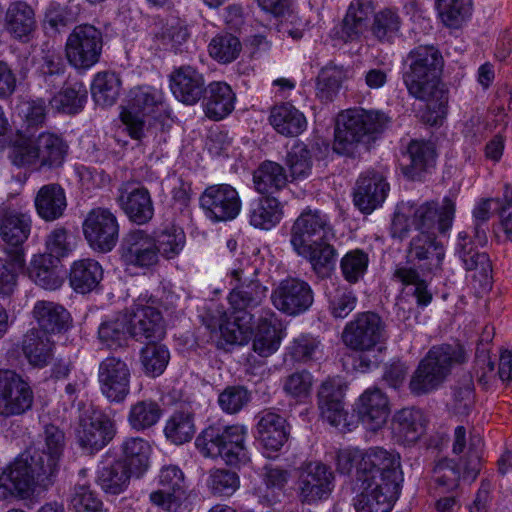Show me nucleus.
<instances>
[{
    "mask_svg": "<svg viewBox=\"0 0 512 512\" xmlns=\"http://www.w3.org/2000/svg\"><path fill=\"white\" fill-rule=\"evenodd\" d=\"M426 421L423 413L415 408H403L392 419L394 434L404 443H415L425 432Z\"/></svg>",
    "mask_w": 512,
    "mask_h": 512,
    "instance_id": "36",
    "label": "nucleus"
},
{
    "mask_svg": "<svg viewBox=\"0 0 512 512\" xmlns=\"http://www.w3.org/2000/svg\"><path fill=\"white\" fill-rule=\"evenodd\" d=\"M400 25L398 14L391 9H384L375 14L372 33L378 40L390 42L398 35Z\"/></svg>",
    "mask_w": 512,
    "mask_h": 512,
    "instance_id": "64",
    "label": "nucleus"
},
{
    "mask_svg": "<svg viewBox=\"0 0 512 512\" xmlns=\"http://www.w3.org/2000/svg\"><path fill=\"white\" fill-rule=\"evenodd\" d=\"M472 0H435L436 9L443 23L458 27L469 14Z\"/></svg>",
    "mask_w": 512,
    "mask_h": 512,
    "instance_id": "61",
    "label": "nucleus"
},
{
    "mask_svg": "<svg viewBox=\"0 0 512 512\" xmlns=\"http://www.w3.org/2000/svg\"><path fill=\"white\" fill-rule=\"evenodd\" d=\"M271 300L279 311L296 316L310 308L314 295L307 282L298 278H288L282 280L273 290Z\"/></svg>",
    "mask_w": 512,
    "mask_h": 512,
    "instance_id": "18",
    "label": "nucleus"
},
{
    "mask_svg": "<svg viewBox=\"0 0 512 512\" xmlns=\"http://www.w3.org/2000/svg\"><path fill=\"white\" fill-rule=\"evenodd\" d=\"M131 370L119 357L103 359L98 368V382L101 393L110 402H123L130 393Z\"/></svg>",
    "mask_w": 512,
    "mask_h": 512,
    "instance_id": "15",
    "label": "nucleus"
},
{
    "mask_svg": "<svg viewBox=\"0 0 512 512\" xmlns=\"http://www.w3.org/2000/svg\"><path fill=\"white\" fill-rule=\"evenodd\" d=\"M255 189L260 194L279 191L287 184V175L282 165L266 160L253 173Z\"/></svg>",
    "mask_w": 512,
    "mask_h": 512,
    "instance_id": "45",
    "label": "nucleus"
},
{
    "mask_svg": "<svg viewBox=\"0 0 512 512\" xmlns=\"http://www.w3.org/2000/svg\"><path fill=\"white\" fill-rule=\"evenodd\" d=\"M355 477L400 491L403 473L399 453L381 447L366 450Z\"/></svg>",
    "mask_w": 512,
    "mask_h": 512,
    "instance_id": "8",
    "label": "nucleus"
},
{
    "mask_svg": "<svg viewBox=\"0 0 512 512\" xmlns=\"http://www.w3.org/2000/svg\"><path fill=\"white\" fill-rule=\"evenodd\" d=\"M406 62L403 82L411 96L426 103L422 121L438 125L446 116L448 103L447 92L439 80L444 63L441 53L432 45H420L408 53Z\"/></svg>",
    "mask_w": 512,
    "mask_h": 512,
    "instance_id": "3",
    "label": "nucleus"
},
{
    "mask_svg": "<svg viewBox=\"0 0 512 512\" xmlns=\"http://www.w3.org/2000/svg\"><path fill=\"white\" fill-rule=\"evenodd\" d=\"M240 284L228 296L230 313L222 308L209 309L203 323L211 332H220L228 344L245 345L252 336L253 315L251 310L258 307L266 297L267 288L257 280L244 276V270L231 272Z\"/></svg>",
    "mask_w": 512,
    "mask_h": 512,
    "instance_id": "2",
    "label": "nucleus"
},
{
    "mask_svg": "<svg viewBox=\"0 0 512 512\" xmlns=\"http://www.w3.org/2000/svg\"><path fill=\"white\" fill-rule=\"evenodd\" d=\"M241 50L240 40L230 33L216 35L208 46L210 56L223 64L236 60Z\"/></svg>",
    "mask_w": 512,
    "mask_h": 512,
    "instance_id": "59",
    "label": "nucleus"
},
{
    "mask_svg": "<svg viewBox=\"0 0 512 512\" xmlns=\"http://www.w3.org/2000/svg\"><path fill=\"white\" fill-rule=\"evenodd\" d=\"M35 206L39 216L46 221L58 219L67 206L64 189L56 183L44 185L37 193Z\"/></svg>",
    "mask_w": 512,
    "mask_h": 512,
    "instance_id": "40",
    "label": "nucleus"
},
{
    "mask_svg": "<svg viewBox=\"0 0 512 512\" xmlns=\"http://www.w3.org/2000/svg\"><path fill=\"white\" fill-rule=\"evenodd\" d=\"M121 259L127 266L142 269L157 265L159 255L154 237L141 229L130 231L121 245Z\"/></svg>",
    "mask_w": 512,
    "mask_h": 512,
    "instance_id": "21",
    "label": "nucleus"
},
{
    "mask_svg": "<svg viewBox=\"0 0 512 512\" xmlns=\"http://www.w3.org/2000/svg\"><path fill=\"white\" fill-rule=\"evenodd\" d=\"M258 437L267 450L278 451L287 441L286 420L273 412H264L257 423Z\"/></svg>",
    "mask_w": 512,
    "mask_h": 512,
    "instance_id": "39",
    "label": "nucleus"
},
{
    "mask_svg": "<svg viewBox=\"0 0 512 512\" xmlns=\"http://www.w3.org/2000/svg\"><path fill=\"white\" fill-rule=\"evenodd\" d=\"M132 338L137 341L157 342L165 336L163 317L159 310L147 306L131 320Z\"/></svg>",
    "mask_w": 512,
    "mask_h": 512,
    "instance_id": "33",
    "label": "nucleus"
},
{
    "mask_svg": "<svg viewBox=\"0 0 512 512\" xmlns=\"http://www.w3.org/2000/svg\"><path fill=\"white\" fill-rule=\"evenodd\" d=\"M406 257L422 272L436 274L442 270L445 248L434 233L421 231L410 240Z\"/></svg>",
    "mask_w": 512,
    "mask_h": 512,
    "instance_id": "17",
    "label": "nucleus"
},
{
    "mask_svg": "<svg viewBox=\"0 0 512 512\" xmlns=\"http://www.w3.org/2000/svg\"><path fill=\"white\" fill-rule=\"evenodd\" d=\"M122 459L137 476L142 475L149 466L150 445L142 438L126 439L122 445Z\"/></svg>",
    "mask_w": 512,
    "mask_h": 512,
    "instance_id": "48",
    "label": "nucleus"
},
{
    "mask_svg": "<svg viewBox=\"0 0 512 512\" xmlns=\"http://www.w3.org/2000/svg\"><path fill=\"white\" fill-rule=\"evenodd\" d=\"M83 234L89 246L98 252H110L119 239L117 216L107 208H94L86 216Z\"/></svg>",
    "mask_w": 512,
    "mask_h": 512,
    "instance_id": "10",
    "label": "nucleus"
},
{
    "mask_svg": "<svg viewBox=\"0 0 512 512\" xmlns=\"http://www.w3.org/2000/svg\"><path fill=\"white\" fill-rule=\"evenodd\" d=\"M222 428L209 426L196 439L197 448L206 457H221L226 462V454Z\"/></svg>",
    "mask_w": 512,
    "mask_h": 512,
    "instance_id": "62",
    "label": "nucleus"
},
{
    "mask_svg": "<svg viewBox=\"0 0 512 512\" xmlns=\"http://www.w3.org/2000/svg\"><path fill=\"white\" fill-rule=\"evenodd\" d=\"M37 145L41 166L54 168L63 164L68 147L59 136L51 133H41L37 137Z\"/></svg>",
    "mask_w": 512,
    "mask_h": 512,
    "instance_id": "49",
    "label": "nucleus"
},
{
    "mask_svg": "<svg viewBox=\"0 0 512 512\" xmlns=\"http://www.w3.org/2000/svg\"><path fill=\"white\" fill-rule=\"evenodd\" d=\"M31 219L28 215L12 209H4L0 218V235L9 246L10 251L23 249L22 244L28 239Z\"/></svg>",
    "mask_w": 512,
    "mask_h": 512,
    "instance_id": "31",
    "label": "nucleus"
},
{
    "mask_svg": "<svg viewBox=\"0 0 512 512\" xmlns=\"http://www.w3.org/2000/svg\"><path fill=\"white\" fill-rule=\"evenodd\" d=\"M117 204L134 224L144 225L154 216V205L149 190L136 182H124L118 188Z\"/></svg>",
    "mask_w": 512,
    "mask_h": 512,
    "instance_id": "19",
    "label": "nucleus"
},
{
    "mask_svg": "<svg viewBox=\"0 0 512 512\" xmlns=\"http://www.w3.org/2000/svg\"><path fill=\"white\" fill-rule=\"evenodd\" d=\"M57 262L51 255H35L28 268L29 278L46 290H56L63 279L57 271Z\"/></svg>",
    "mask_w": 512,
    "mask_h": 512,
    "instance_id": "43",
    "label": "nucleus"
},
{
    "mask_svg": "<svg viewBox=\"0 0 512 512\" xmlns=\"http://www.w3.org/2000/svg\"><path fill=\"white\" fill-rule=\"evenodd\" d=\"M346 385L336 378L323 381L317 390V404L322 419L339 427L346 421L344 408Z\"/></svg>",
    "mask_w": 512,
    "mask_h": 512,
    "instance_id": "24",
    "label": "nucleus"
},
{
    "mask_svg": "<svg viewBox=\"0 0 512 512\" xmlns=\"http://www.w3.org/2000/svg\"><path fill=\"white\" fill-rule=\"evenodd\" d=\"M87 99V90L82 83H75L56 94L51 100L52 108L67 114L80 112Z\"/></svg>",
    "mask_w": 512,
    "mask_h": 512,
    "instance_id": "58",
    "label": "nucleus"
},
{
    "mask_svg": "<svg viewBox=\"0 0 512 512\" xmlns=\"http://www.w3.org/2000/svg\"><path fill=\"white\" fill-rule=\"evenodd\" d=\"M456 253L461 259L466 271H475L474 278L479 277L483 285H490V274L492 265L489 256L485 252H480L477 246L467 232L462 231L458 234V243Z\"/></svg>",
    "mask_w": 512,
    "mask_h": 512,
    "instance_id": "28",
    "label": "nucleus"
},
{
    "mask_svg": "<svg viewBox=\"0 0 512 512\" xmlns=\"http://www.w3.org/2000/svg\"><path fill=\"white\" fill-rule=\"evenodd\" d=\"M384 335V323L379 315L373 312H364L349 322L342 333L344 344L352 350L360 351L357 368L366 371L377 366L380 362L379 355L369 356L373 352Z\"/></svg>",
    "mask_w": 512,
    "mask_h": 512,
    "instance_id": "7",
    "label": "nucleus"
},
{
    "mask_svg": "<svg viewBox=\"0 0 512 512\" xmlns=\"http://www.w3.org/2000/svg\"><path fill=\"white\" fill-rule=\"evenodd\" d=\"M200 207L213 222L235 219L241 210L237 190L229 184L208 186L199 198Z\"/></svg>",
    "mask_w": 512,
    "mask_h": 512,
    "instance_id": "12",
    "label": "nucleus"
},
{
    "mask_svg": "<svg viewBox=\"0 0 512 512\" xmlns=\"http://www.w3.org/2000/svg\"><path fill=\"white\" fill-rule=\"evenodd\" d=\"M162 415L160 405L153 400H141L130 407L128 423L132 429L143 431L154 426Z\"/></svg>",
    "mask_w": 512,
    "mask_h": 512,
    "instance_id": "53",
    "label": "nucleus"
},
{
    "mask_svg": "<svg viewBox=\"0 0 512 512\" xmlns=\"http://www.w3.org/2000/svg\"><path fill=\"white\" fill-rule=\"evenodd\" d=\"M102 47L103 35L98 28L90 24L78 25L67 38L66 58L74 68L87 70L99 61Z\"/></svg>",
    "mask_w": 512,
    "mask_h": 512,
    "instance_id": "9",
    "label": "nucleus"
},
{
    "mask_svg": "<svg viewBox=\"0 0 512 512\" xmlns=\"http://www.w3.org/2000/svg\"><path fill=\"white\" fill-rule=\"evenodd\" d=\"M3 25L13 39L28 43L37 28L35 11L24 1L11 2L5 12Z\"/></svg>",
    "mask_w": 512,
    "mask_h": 512,
    "instance_id": "27",
    "label": "nucleus"
},
{
    "mask_svg": "<svg viewBox=\"0 0 512 512\" xmlns=\"http://www.w3.org/2000/svg\"><path fill=\"white\" fill-rule=\"evenodd\" d=\"M164 433L176 445L189 442L195 434L193 415L188 412H175L167 420Z\"/></svg>",
    "mask_w": 512,
    "mask_h": 512,
    "instance_id": "57",
    "label": "nucleus"
},
{
    "mask_svg": "<svg viewBox=\"0 0 512 512\" xmlns=\"http://www.w3.org/2000/svg\"><path fill=\"white\" fill-rule=\"evenodd\" d=\"M270 123L278 133L290 137L298 136L307 126L304 114L288 103L272 109Z\"/></svg>",
    "mask_w": 512,
    "mask_h": 512,
    "instance_id": "41",
    "label": "nucleus"
},
{
    "mask_svg": "<svg viewBox=\"0 0 512 512\" xmlns=\"http://www.w3.org/2000/svg\"><path fill=\"white\" fill-rule=\"evenodd\" d=\"M205 114L213 120H221L234 109L235 93L225 82L210 83L204 93Z\"/></svg>",
    "mask_w": 512,
    "mask_h": 512,
    "instance_id": "34",
    "label": "nucleus"
},
{
    "mask_svg": "<svg viewBox=\"0 0 512 512\" xmlns=\"http://www.w3.org/2000/svg\"><path fill=\"white\" fill-rule=\"evenodd\" d=\"M392 277L403 285L414 286L412 294L416 298L418 306L425 307L431 303L433 294L428 287L427 281L421 278L416 268L399 266L394 270Z\"/></svg>",
    "mask_w": 512,
    "mask_h": 512,
    "instance_id": "56",
    "label": "nucleus"
},
{
    "mask_svg": "<svg viewBox=\"0 0 512 512\" xmlns=\"http://www.w3.org/2000/svg\"><path fill=\"white\" fill-rule=\"evenodd\" d=\"M32 316L41 331L46 333H61L69 328L70 313L61 304L39 300L34 304Z\"/></svg>",
    "mask_w": 512,
    "mask_h": 512,
    "instance_id": "30",
    "label": "nucleus"
},
{
    "mask_svg": "<svg viewBox=\"0 0 512 512\" xmlns=\"http://www.w3.org/2000/svg\"><path fill=\"white\" fill-rule=\"evenodd\" d=\"M33 393L14 371L0 370V416L20 415L31 408Z\"/></svg>",
    "mask_w": 512,
    "mask_h": 512,
    "instance_id": "16",
    "label": "nucleus"
},
{
    "mask_svg": "<svg viewBox=\"0 0 512 512\" xmlns=\"http://www.w3.org/2000/svg\"><path fill=\"white\" fill-rule=\"evenodd\" d=\"M248 216L253 227L270 230L281 221L283 210L277 198L262 196L250 203Z\"/></svg>",
    "mask_w": 512,
    "mask_h": 512,
    "instance_id": "38",
    "label": "nucleus"
},
{
    "mask_svg": "<svg viewBox=\"0 0 512 512\" xmlns=\"http://www.w3.org/2000/svg\"><path fill=\"white\" fill-rule=\"evenodd\" d=\"M388 117L380 111L348 109L336 119L333 150L340 155H352L355 148L368 143L373 135L383 132Z\"/></svg>",
    "mask_w": 512,
    "mask_h": 512,
    "instance_id": "5",
    "label": "nucleus"
},
{
    "mask_svg": "<svg viewBox=\"0 0 512 512\" xmlns=\"http://www.w3.org/2000/svg\"><path fill=\"white\" fill-rule=\"evenodd\" d=\"M170 360L169 350L157 342L147 343L140 351V362L144 373L150 377L161 375Z\"/></svg>",
    "mask_w": 512,
    "mask_h": 512,
    "instance_id": "55",
    "label": "nucleus"
},
{
    "mask_svg": "<svg viewBox=\"0 0 512 512\" xmlns=\"http://www.w3.org/2000/svg\"><path fill=\"white\" fill-rule=\"evenodd\" d=\"M245 428L240 425H233L222 428L223 440H225L226 463L229 465H237L245 463L249 460L248 451L244 445Z\"/></svg>",
    "mask_w": 512,
    "mask_h": 512,
    "instance_id": "54",
    "label": "nucleus"
},
{
    "mask_svg": "<svg viewBox=\"0 0 512 512\" xmlns=\"http://www.w3.org/2000/svg\"><path fill=\"white\" fill-rule=\"evenodd\" d=\"M129 337H132L131 319L126 314L103 321L98 327L99 341L110 349L127 345Z\"/></svg>",
    "mask_w": 512,
    "mask_h": 512,
    "instance_id": "42",
    "label": "nucleus"
},
{
    "mask_svg": "<svg viewBox=\"0 0 512 512\" xmlns=\"http://www.w3.org/2000/svg\"><path fill=\"white\" fill-rule=\"evenodd\" d=\"M132 474L123 461L115 460L98 471L97 481L104 492L118 495L127 489Z\"/></svg>",
    "mask_w": 512,
    "mask_h": 512,
    "instance_id": "44",
    "label": "nucleus"
},
{
    "mask_svg": "<svg viewBox=\"0 0 512 512\" xmlns=\"http://www.w3.org/2000/svg\"><path fill=\"white\" fill-rule=\"evenodd\" d=\"M354 412L367 429L376 431L389 416L388 398L379 388H368L356 401Z\"/></svg>",
    "mask_w": 512,
    "mask_h": 512,
    "instance_id": "25",
    "label": "nucleus"
},
{
    "mask_svg": "<svg viewBox=\"0 0 512 512\" xmlns=\"http://www.w3.org/2000/svg\"><path fill=\"white\" fill-rule=\"evenodd\" d=\"M353 490L356 492V512H390L400 494V491L391 487L376 485L373 481L363 482L356 477L353 481Z\"/></svg>",
    "mask_w": 512,
    "mask_h": 512,
    "instance_id": "23",
    "label": "nucleus"
},
{
    "mask_svg": "<svg viewBox=\"0 0 512 512\" xmlns=\"http://www.w3.org/2000/svg\"><path fill=\"white\" fill-rule=\"evenodd\" d=\"M481 439L476 436H470L467 446L466 429L463 426H457L454 430V439L452 451L454 454H461L466 451V456L461 459L463 469V479L470 482L474 481L480 472V453L478 446Z\"/></svg>",
    "mask_w": 512,
    "mask_h": 512,
    "instance_id": "32",
    "label": "nucleus"
},
{
    "mask_svg": "<svg viewBox=\"0 0 512 512\" xmlns=\"http://www.w3.org/2000/svg\"><path fill=\"white\" fill-rule=\"evenodd\" d=\"M334 472L319 461L301 466L299 475V498L303 503H315L328 498L334 488Z\"/></svg>",
    "mask_w": 512,
    "mask_h": 512,
    "instance_id": "14",
    "label": "nucleus"
},
{
    "mask_svg": "<svg viewBox=\"0 0 512 512\" xmlns=\"http://www.w3.org/2000/svg\"><path fill=\"white\" fill-rule=\"evenodd\" d=\"M464 361L465 353L459 344L433 346L410 380L411 392L423 395L436 389L448 376L452 366Z\"/></svg>",
    "mask_w": 512,
    "mask_h": 512,
    "instance_id": "6",
    "label": "nucleus"
},
{
    "mask_svg": "<svg viewBox=\"0 0 512 512\" xmlns=\"http://www.w3.org/2000/svg\"><path fill=\"white\" fill-rule=\"evenodd\" d=\"M113 422L101 411L84 409L79 417L76 437L81 448L89 453L103 449L114 437Z\"/></svg>",
    "mask_w": 512,
    "mask_h": 512,
    "instance_id": "11",
    "label": "nucleus"
},
{
    "mask_svg": "<svg viewBox=\"0 0 512 512\" xmlns=\"http://www.w3.org/2000/svg\"><path fill=\"white\" fill-rule=\"evenodd\" d=\"M103 278V269L98 261L80 259L71 265L69 282L77 293L86 294L98 287Z\"/></svg>",
    "mask_w": 512,
    "mask_h": 512,
    "instance_id": "35",
    "label": "nucleus"
},
{
    "mask_svg": "<svg viewBox=\"0 0 512 512\" xmlns=\"http://www.w3.org/2000/svg\"><path fill=\"white\" fill-rule=\"evenodd\" d=\"M42 448H29L0 474V499L15 496L29 499L48 490L56 482L60 459L65 448V434L57 426L47 424L41 435Z\"/></svg>",
    "mask_w": 512,
    "mask_h": 512,
    "instance_id": "1",
    "label": "nucleus"
},
{
    "mask_svg": "<svg viewBox=\"0 0 512 512\" xmlns=\"http://www.w3.org/2000/svg\"><path fill=\"white\" fill-rule=\"evenodd\" d=\"M346 78L347 70L342 66L329 63L318 74L316 83L317 96L324 102L332 101Z\"/></svg>",
    "mask_w": 512,
    "mask_h": 512,
    "instance_id": "51",
    "label": "nucleus"
},
{
    "mask_svg": "<svg viewBox=\"0 0 512 512\" xmlns=\"http://www.w3.org/2000/svg\"><path fill=\"white\" fill-rule=\"evenodd\" d=\"M280 342L281 335L276 326L267 319L260 320L253 340V350L261 357H268L278 350Z\"/></svg>",
    "mask_w": 512,
    "mask_h": 512,
    "instance_id": "60",
    "label": "nucleus"
},
{
    "mask_svg": "<svg viewBox=\"0 0 512 512\" xmlns=\"http://www.w3.org/2000/svg\"><path fill=\"white\" fill-rule=\"evenodd\" d=\"M8 258H0V298H8L15 292L18 270L25 264L23 249L7 251Z\"/></svg>",
    "mask_w": 512,
    "mask_h": 512,
    "instance_id": "46",
    "label": "nucleus"
},
{
    "mask_svg": "<svg viewBox=\"0 0 512 512\" xmlns=\"http://www.w3.org/2000/svg\"><path fill=\"white\" fill-rule=\"evenodd\" d=\"M412 225L419 232H429L436 225L440 233H446L451 227L455 214V203L444 198L441 208L435 201H427L420 205L410 202Z\"/></svg>",
    "mask_w": 512,
    "mask_h": 512,
    "instance_id": "22",
    "label": "nucleus"
},
{
    "mask_svg": "<svg viewBox=\"0 0 512 512\" xmlns=\"http://www.w3.org/2000/svg\"><path fill=\"white\" fill-rule=\"evenodd\" d=\"M21 349L31 365L44 367L52 358L53 342L46 333L32 328L24 334Z\"/></svg>",
    "mask_w": 512,
    "mask_h": 512,
    "instance_id": "37",
    "label": "nucleus"
},
{
    "mask_svg": "<svg viewBox=\"0 0 512 512\" xmlns=\"http://www.w3.org/2000/svg\"><path fill=\"white\" fill-rule=\"evenodd\" d=\"M388 188L380 174L371 172L358 179L354 203L362 212L370 213L385 200Z\"/></svg>",
    "mask_w": 512,
    "mask_h": 512,
    "instance_id": "29",
    "label": "nucleus"
},
{
    "mask_svg": "<svg viewBox=\"0 0 512 512\" xmlns=\"http://www.w3.org/2000/svg\"><path fill=\"white\" fill-rule=\"evenodd\" d=\"M80 7L72 1L66 4L53 2L45 13V22L54 30L60 29L76 21Z\"/></svg>",
    "mask_w": 512,
    "mask_h": 512,
    "instance_id": "63",
    "label": "nucleus"
},
{
    "mask_svg": "<svg viewBox=\"0 0 512 512\" xmlns=\"http://www.w3.org/2000/svg\"><path fill=\"white\" fill-rule=\"evenodd\" d=\"M121 80L114 72H98L91 85L92 97L97 105L112 106L120 92Z\"/></svg>",
    "mask_w": 512,
    "mask_h": 512,
    "instance_id": "47",
    "label": "nucleus"
},
{
    "mask_svg": "<svg viewBox=\"0 0 512 512\" xmlns=\"http://www.w3.org/2000/svg\"><path fill=\"white\" fill-rule=\"evenodd\" d=\"M170 87L174 96L187 105L197 103L206 90L203 75L190 65L181 66L171 73Z\"/></svg>",
    "mask_w": 512,
    "mask_h": 512,
    "instance_id": "26",
    "label": "nucleus"
},
{
    "mask_svg": "<svg viewBox=\"0 0 512 512\" xmlns=\"http://www.w3.org/2000/svg\"><path fill=\"white\" fill-rule=\"evenodd\" d=\"M334 237L327 215L318 210H306L295 220L290 242L298 255L309 260L318 276L326 277L336 262V250L330 244Z\"/></svg>",
    "mask_w": 512,
    "mask_h": 512,
    "instance_id": "4",
    "label": "nucleus"
},
{
    "mask_svg": "<svg viewBox=\"0 0 512 512\" xmlns=\"http://www.w3.org/2000/svg\"><path fill=\"white\" fill-rule=\"evenodd\" d=\"M374 8L370 0H353L343 19L342 31L350 39L357 37L366 27Z\"/></svg>",
    "mask_w": 512,
    "mask_h": 512,
    "instance_id": "52",
    "label": "nucleus"
},
{
    "mask_svg": "<svg viewBox=\"0 0 512 512\" xmlns=\"http://www.w3.org/2000/svg\"><path fill=\"white\" fill-rule=\"evenodd\" d=\"M162 94L151 87H139L131 91L130 110L121 114L123 123L126 125L129 135L137 140L144 137V121L138 115H149L161 104Z\"/></svg>",
    "mask_w": 512,
    "mask_h": 512,
    "instance_id": "20",
    "label": "nucleus"
},
{
    "mask_svg": "<svg viewBox=\"0 0 512 512\" xmlns=\"http://www.w3.org/2000/svg\"><path fill=\"white\" fill-rule=\"evenodd\" d=\"M410 164L403 168V172L414 178L422 171L432 167L435 163V149L432 143L413 140L407 148Z\"/></svg>",
    "mask_w": 512,
    "mask_h": 512,
    "instance_id": "50",
    "label": "nucleus"
},
{
    "mask_svg": "<svg viewBox=\"0 0 512 512\" xmlns=\"http://www.w3.org/2000/svg\"><path fill=\"white\" fill-rule=\"evenodd\" d=\"M157 484L158 489L149 495L150 502L166 512H179L186 494L183 471L176 465L163 466Z\"/></svg>",
    "mask_w": 512,
    "mask_h": 512,
    "instance_id": "13",
    "label": "nucleus"
}]
</instances>
